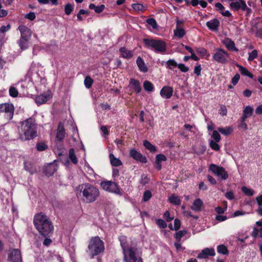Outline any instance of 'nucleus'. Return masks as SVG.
Here are the masks:
<instances>
[{
  "label": "nucleus",
  "mask_w": 262,
  "mask_h": 262,
  "mask_svg": "<svg viewBox=\"0 0 262 262\" xmlns=\"http://www.w3.org/2000/svg\"><path fill=\"white\" fill-rule=\"evenodd\" d=\"M69 159L73 164H76L78 163V160L75 154V150L74 148L70 149L69 151Z\"/></svg>",
  "instance_id": "obj_33"
},
{
  "label": "nucleus",
  "mask_w": 262,
  "mask_h": 262,
  "mask_svg": "<svg viewBox=\"0 0 262 262\" xmlns=\"http://www.w3.org/2000/svg\"><path fill=\"white\" fill-rule=\"evenodd\" d=\"M239 78H240V75L239 74H236L234 76V77L232 78V83L234 85H236L237 83V82L239 79Z\"/></svg>",
  "instance_id": "obj_60"
},
{
  "label": "nucleus",
  "mask_w": 262,
  "mask_h": 262,
  "mask_svg": "<svg viewBox=\"0 0 262 262\" xmlns=\"http://www.w3.org/2000/svg\"><path fill=\"white\" fill-rule=\"evenodd\" d=\"M166 159V156L163 154H158L156 157V161L157 162L165 161Z\"/></svg>",
  "instance_id": "obj_54"
},
{
  "label": "nucleus",
  "mask_w": 262,
  "mask_h": 262,
  "mask_svg": "<svg viewBox=\"0 0 262 262\" xmlns=\"http://www.w3.org/2000/svg\"><path fill=\"white\" fill-rule=\"evenodd\" d=\"M125 262H143L137 252V244L126 236L122 235L119 238Z\"/></svg>",
  "instance_id": "obj_1"
},
{
  "label": "nucleus",
  "mask_w": 262,
  "mask_h": 262,
  "mask_svg": "<svg viewBox=\"0 0 262 262\" xmlns=\"http://www.w3.org/2000/svg\"><path fill=\"white\" fill-rule=\"evenodd\" d=\"M220 22L216 19L214 18L210 21H208L206 23L207 27L212 31H217L220 26Z\"/></svg>",
  "instance_id": "obj_20"
},
{
  "label": "nucleus",
  "mask_w": 262,
  "mask_h": 262,
  "mask_svg": "<svg viewBox=\"0 0 262 262\" xmlns=\"http://www.w3.org/2000/svg\"><path fill=\"white\" fill-rule=\"evenodd\" d=\"M36 147L39 151H44L48 147V145L43 142H37Z\"/></svg>",
  "instance_id": "obj_39"
},
{
  "label": "nucleus",
  "mask_w": 262,
  "mask_h": 262,
  "mask_svg": "<svg viewBox=\"0 0 262 262\" xmlns=\"http://www.w3.org/2000/svg\"><path fill=\"white\" fill-rule=\"evenodd\" d=\"M129 155L130 157L137 161L143 163L147 162L146 158L145 156H143L142 154L137 151L135 149H130Z\"/></svg>",
  "instance_id": "obj_13"
},
{
  "label": "nucleus",
  "mask_w": 262,
  "mask_h": 262,
  "mask_svg": "<svg viewBox=\"0 0 262 262\" xmlns=\"http://www.w3.org/2000/svg\"><path fill=\"white\" fill-rule=\"evenodd\" d=\"M225 196L228 200H232L234 199V193L232 191H228L225 194Z\"/></svg>",
  "instance_id": "obj_62"
},
{
  "label": "nucleus",
  "mask_w": 262,
  "mask_h": 262,
  "mask_svg": "<svg viewBox=\"0 0 262 262\" xmlns=\"http://www.w3.org/2000/svg\"><path fill=\"white\" fill-rule=\"evenodd\" d=\"M109 157L111 164L114 166H119L122 164V162L118 158L115 157L113 154H110Z\"/></svg>",
  "instance_id": "obj_30"
},
{
  "label": "nucleus",
  "mask_w": 262,
  "mask_h": 262,
  "mask_svg": "<svg viewBox=\"0 0 262 262\" xmlns=\"http://www.w3.org/2000/svg\"><path fill=\"white\" fill-rule=\"evenodd\" d=\"M143 41L146 48H151L157 53H164L166 50V42L161 39L144 38Z\"/></svg>",
  "instance_id": "obj_6"
},
{
  "label": "nucleus",
  "mask_w": 262,
  "mask_h": 262,
  "mask_svg": "<svg viewBox=\"0 0 262 262\" xmlns=\"http://www.w3.org/2000/svg\"><path fill=\"white\" fill-rule=\"evenodd\" d=\"M237 67L239 68V70L242 75L248 76L251 78H252L253 77V74L249 72V71L246 68L239 64H237Z\"/></svg>",
  "instance_id": "obj_32"
},
{
  "label": "nucleus",
  "mask_w": 262,
  "mask_h": 262,
  "mask_svg": "<svg viewBox=\"0 0 262 262\" xmlns=\"http://www.w3.org/2000/svg\"><path fill=\"white\" fill-rule=\"evenodd\" d=\"M215 141L211 140L209 143L210 147L215 151L219 150L220 148L219 145Z\"/></svg>",
  "instance_id": "obj_48"
},
{
  "label": "nucleus",
  "mask_w": 262,
  "mask_h": 262,
  "mask_svg": "<svg viewBox=\"0 0 262 262\" xmlns=\"http://www.w3.org/2000/svg\"><path fill=\"white\" fill-rule=\"evenodd\" d=\"M20 125L18 127V132L21 140H30L37 137V125L34 118H28L21 121Z\"/></svg>",
  "instance_id": "obj_4"
},
{
  "label": "nucleus",
  "mask_w": 262,
  "mask_h": 262,
  "mask_svg": "<svg viewBox=\"0 0 262 262\" xmlns=\"http://www.w3.org/2000/svg\"><path fill=\"white\" fill-rule=\"evenodd\" d=\"M89 8L91 10H94L97 13H100L104 9L105 6L104 5H101L96 6L95 4L92 3L89 5Z\"/></svg>",
  "instance_id": "obj_29"
},
{
  "label": "nucleus",
  "mask_w": 262,
  "mask_h": 262,
  "mask_svg": "<svg viewBox=\"0 0 262 262\" xmlns=\"http://www.w3.org/2000/svg\"><path fill=\"white\" fill-rule=\"evenodd\" d=\"M255 30V36L262 38V28L259 27V23H256L252 27L251 30Z\"/></svg>",
  "instance_id": "obj_28"
},
{
  "label": "nucleus",
  "mask_w": 262,
  "mask_h": 262,
  "mask_svg": "<svg viewBox=\"0 0 262 262\" xmlns=\"http://www.w3.org/2000/svg\"><path fill=\"white\" fill-rule=\"evenodd\" d=\"M56 170V168L55 165L50 163L44 167L43 172L45 175L49 177L53 175Z\"/></svg>",
  "instance_id": "obj_21"
},
{
  "label": "nucleus",
  "mask_w": 262,
  "mask_h": 262,
  "mask_svg": "<svg viewBox=\"0 0 262 262\" xmlns=\"http://www.w3.org/2000/svg\"><path fill=\"white\" fill-rule=\"evenodd\" d=\"M178 64L174 59H169L166 62L167 68L171 70L174 67H178Z\"/></svg>",
  "instance_id": "obj_42"
},
{
  "label": "nucleus",
  "mask_w": 262,
  "mask_h": 262,
  "mask_svg": "<svg viewBox=\"0 0 262 262\" xmlns=\"http://www.w3.org/2000/svg\"><path fill=\"white\" fill-rule=\"evenodd\" d=\"M77 195L81 196V200L86 203H91L97 200L100 195L99 189L90 183H84L78 186L76 189Z\"/></svg>",
  "instance_id": "obj_2"
},
{
  "label": "nucleus",
  "mask_w": 262,
  "mask_h": 262,
  "mask_svg": "<svg viewBox=\"0 0 262 262\" xmlns=\"http://www.w3.org/2000/svg\"><path fill=\"white\" fill-rule=\"evenodd\" d=\"M156 222L158 226L161 228H165L167 227L166 223L162 219H157Z\"/></svg>",
  "instance_id": "obj_51"
},
{
  "label": "nucleus",
  "mask_w": 262,
  "mask_h": 262,
  "mask_svg": "<svg viewBox=\"0 0 262 262\" xmlns=\"http://www.w3.org/2000/svg\"><path fill=\"white\" fill-rule=\"evenodd\" d=\"M65 137V129L64 128L63 124L62 122H59L58 124V128L56 135V139L57 140L61 141Z\"/></svg>",
  "instance_id": "obj_19"
},
{
  "label": "nucleus",
  "mask_w": 262,
  "mask_h": 262,
  "mask_svg": "<svg viewBox=\"0 0 262 262\" xmlns=\"http://www.w3.org/2000/svg\"><path fill=\"white\" fill-rule=\"evenodd\" d=\"M24 167L25 170L28 171L31 174H33L37 171L33 160L30 159L25 160L24 162Z\"/></svg>",
  "instance_id": "obj_14"
},
{
  "label": "nucleus",
  "mask_w": 262,
  "mask_h": 262,
  "mask_svg": "<svg viewBox=\"0 0 262 262\" xmlns=\"http://www.w3.org/2000/svg\"><path fill=\"white\" fill-rule=\"evenodd\" d=\"M143 145L145 146V147L147 149L149 150L150 152H155L157 150L156 147L154 145H152L147 140H144L143 141Z\"/></svg>",
  "instance_id": "obj_34"
},
{
  "label": "nucleus",
  "mask_w": 262,
  "mask_h": 262,
  "mask_svg": "<svg viewBox=\"0 0 262 262\" xmlns=\"http://www.w3.org/2000/svg\"><path fill=\"white\" fill-rule=\"evenodd\" d=\"M8 260L12 262H21L20 251L17 249L10 251L8 257Z\"/></svg>",
  "instance_id": "obj_12"
},
{
  "label": "nucleus",
  "mask_w": 262,
  "mask_h": 262,
  "mask_svg": "<svg viewBox=\"0 0 262 262\" xmlns=\"http://www.w3.org/2000/svg\"><path fill=\"white\" fill-rule=\"evenodd\" d=\"M223 44L229 51L237 52L238 51L235 47V43L231 39L227 38L223 41Z\"/></svg>",
  "instance_id": "obj_22"
},
{
  "label": "nucleus",
  "mask_w": 262,
  "mask_h": 262,
  "mask_svg": "<svg viewBox=\"0 0 262 262\" xmlns=\"http://www.w3.org/2000/svg\"><path fill=\"white\" fill-rule=\"evenodd\" d=\"M164 219L167 222H170L173 219V217H170V213L168 211H166L163 215Z\"/></svg>",
  "instance_id": "obj_59"
},
{
  "label": "nucleus",
  "mask_w": 262,
  "mask_h": 262,
  "mask_svg": "<svg viewBox=\"0 0 262 262\" xmlns=\"http://www.w3.org/2000/svg\"><path fill=\"white\" fill-rule=\"evenodd\" d=\"M51 98V92H49L47 93L43 94L38 95L35 98V102L40 105L47 102Z\"/></svg>",
  "instance_id": "obj_16"
},
{
  "label": "nucleus",
  "mask_w": 262,
  "mask_h": 262,
  "mask_svg": "<svg viewBox=\"0 0 262 262\" xmlns=\"http://www.w3.org/2000/svg\"><path fill=\"white\" fill-rule=\"evenodd\" d=\"M138 67L140 70L143 72H147L148 69L145 65L143 60L140 57H138L136 61Z\"/></svg>",
  "instance_id": "obj_27"
},
{
  "label": "nucleus",
  "mask_w": 262,
  "mask_h": 262,
  "mask_svg": "<svg viewBox=\"0 0 262 262\" xmlns=\"http://www.w3.org/2000/svg\"><path fill=\"white\" fill-rule=\"evenodd\" d=\"M29 40L30 39L20 38L18 43L21 50H26L28 48Z\"/></svg>",
  "instance_id": "obj_31"
},
{
  "label": "nucleus",
  "mask_w": 262,
  "mask_h": 262,
  "mask_svg": "<svg viewBox=\"0 0 262 262\" xmlns=\"http://www.w3.org/2000/svg\"><path fill=\"white\" fill-rule=\"evenodd\" d=\"M230 6L235 11L241 9L242 11H246L248 14H249L251 12V9L247 7L246 3L243 0H239L238 2H232L230 4Z\"/></svg>",
  "instance_id": "obj_11"
},
{
  "label": "nucleus",
  "mask_w": 262,
  "mask_h": 262,
  "mask_svg": "<svg viewBox=\"0 0 262 262\" xmlns=\"http://www.w3.org/2000/svg\"><path fill=\"white\" fill-rule=\"evenodd\" d=\"M257 55H258L257 51L256 50H253V51H252L251 53H249V57H248V60L252 61L255 58L257 57Z\"/></svg>",
  "instance_id": "obj_50"
},
{
  "label": "nucleus",
  "mask_w": 262,
  "mask_h": 262,
  "mask_svg": "<svg viewBox=\"0 0 262 262\" xmlns=\"http://www.w3.org/2000/svg\"><path fill=\"white\" fill-rule=\"evenodd\" d=\"M33 223L40 234L49 237L53 233L54 227L49 218L42 212L35 214Z\"/></svg>",
  "instance_id": "obj_3"
},
{
  "label": "nucleus",
  "mask_w": 262,
  "mask_h": 262,
  "mask_svg": "<svg viewBox=\"0 0 262 262\" xmlns=\"http://www.w3.org/2000/svg\"><path fill=\"white\" fill-rule=\"evenodd\" d=\"M101 187L104 190L117 194H120V189L118 185L111 181H105L101 182Z\"/></svg>",
  "instance_id": "obj_8"
},
{
  "label": "nucleus",
  "mask_w": 262,
  "mask_h": 262,
  "mask_svg": "<svg viewBox=\"0 0 262 262\" xmlns=\"http://www.w3.org/2000/svg\"><path fill=\"white\" fill-rule=\"evenodd\" d=\"M104 250V243L99 236L92 237L90 239L88 252L90 253L91 258H93L94 256L103 252Z\"/></svg>",
  "instance_id": "obj_5"
},
{
  "label": "nucleus",
  "mask_w": 262,
  "mask_h": 262,
  "mask_svg": "<svg viewBox=\"0 0 262 262\" xmlns=\"http://www.w3.org/2000/svg\"><path fill=\"white\" fill-rule=\"evenodd\" d=\"M215 255L214 250L213 248H205L202 250L198 255V258L200 259L207 258L209 256Z\"/></svg>",
  "instance_id": "obj_17"
},
{
  "label": "nucleus",
  "mask_w": 262,
  "mask_h": 262,
  "mask_svg": "<svg viewBox=\"0 0 262 262\" xmlns=\"http://www.w3.org/2000/svg\"><path fill=\"white\" fill-rule=\"evenodd\" d=\"M181 227V221L178 219H176L174 221V230H178Z\"/></svg>",
  "instance_id": "obj_57"
},
{
  "label": "nucleus",
  "mask_w": 262,
  "mask_h": 262,
  "mask_svg": "<svg viewBox=\"0 0 262 262\" xmlns=\"http://www.w3.org/2000/svg\"><path fill=\"white\" fill-rule=\"evenodd\" d=\"M9 92L10 96L14 98L17 97L18 95L17 90L13 86H10Z\"/></svg>",
  "instance_id": "obj_45"
},
{
  "label": "nucleus",
  "mask_w": 262,
  "mask_h": 262,
  "mask_svg": "<svg viewBox=\"0 0 262 262\" xmlns=\"http://www.w3.org/2000/svg\"><path fill=\"white\" fill-rule=\"evenodd\" d=\"M209 170L221 180H225L229 177L227 172L224 167L219 166L214 164H211L210 165Z\"/></svg>",
  "instance_id": "obj_9"
},
{
  "label": "nucleus",
  "mask_w": 262,
  "mask_h": 262,
  "mask_svg": "<svg viewBox=\"0 0 262 262\" xmlns=\"http://www.w3.org/2000/svg\"><path fill=\"white\" fill-rule=\"evenodd\" d=\"M217 252L224 255H228L229 251L227 248L224 245H220L217 247Z\"/></svg>",
  "instance_id": "obj_37"
},
{
  "label": "nucleus",
  "mask_w": 262,
  "mask_h": 262,
  "mask_svg": "<svg viewBox=\"0 0 262 262\" xmlns=\"http://www.w3.org/2000/svg\"><path fill=\"white\" fill-rule=\"evenodd\" d=\"M18 29L19 30L21 34L20 38L28 39H30L32 35V32L28 27L24 25H20L18 27Z\"/></svg>",
  "instance_id": "obj_15"
},
{
  "label": "nucleus",
  "mask_w": 262,
  "mask_h": 262,
  "mask_svg": "<svg viewBox=\"0 0 262 262\" xmlns=\"http://www.w3.org/2000/svg\"><path fill=\"white\" fill-rule=\"evenodd\" d=\"M219 113L223 116H226L227 115V110L225 105H221L220 106Z\"/></svg>",
  "instance_id": "obj_55"
},
{
  "label": "nucleus",
  "mask_w": 262,
  "mask_h": 262,
  "mask_svg": "<svg viewBox=\"0 0 262 262\" xmlns=\"http://www.w3.org/2000/svg\"><path fill=\"white\" fill-rule=\"evenodd\" d=\"M212 137L216 142H219L221 140V136L216 130H214L213 132Z\"/></svg>",
  "instance_id": "obj_53"
},
{
  "label": "nucleus",
  "mask_w": 262,
  "mask_h": 262,
  "mask_svg": "<svg viewBox=\"0 0 262 262\" xmlns=\"http://www.w3.org/2000/svg\"><path fill=\"white\" fill-rule=\"evenodd\" d=\"M218 131L224 135H228L232 132V128L231 127H227V128L219 127Z\"/></svg>",
  "instance_id": "obj_40"
},
{
  "label": "nucleus",
  "mask_w": 262,
  "mask_h": 262,
  "mask_svg": "<svg viewBox=\"0 0 262 262\" xmlns=\"http://www.w3.org/2000/svg\"><path fill=\"white\" fill-rule=\"evenodd\" d=\"M73 6L70 3L66 4L64 6V12L67 15H69L73 11Z\"/></svg>",
  "instance_id": "obj_43"
},
{
  "label": "nucleus",
  "mask_w": 262,
  "mask_h": 262,
  "mask_svg": "<svg viewBox=\"0 0 262 262\" xmlns=\"http://www.w3.org/2000/svg\"><path fill=\"white\" fill-rule=\"evenodd\" d=\"M146 22L148 24L150 25L153 29H156L157 28V24L155 19L153 18H148L146 20Z\"/></svg>",
  "instance_id": "obj_49"
},
{
  "label": "nucleus",
  "mask_w": 262,
  "mask_h": 262,
  "mask_svg": "<svg viewBox=\"0 0 262 262\" xmlns=\"http://www.w3.org/2000/svg\"><path fill=\"white\" fill-rule=\"evenodd\" d=\"M214 60L221 64L226 63L230 58L229 54L221 48H217L215 50L212 56Z\"/></svg>",
  "instance_id": "obj_7"
},
{
  "label": "nucleus",
  "mask_w": 262,
  "mask_h": 262,
  "mask_svg": "<svg viewBox=\"0 0 262 262\" xmlns=\"http://www.w3.org/2000/svg\"><path fill=\"white\" fill-rule=\"evenodd\" d=\"M201 69L200 64L194 67V73L196 74L197 76H200L201 75Z\"/></svg>",
  "instance_id": "obj_64"
},
{
  "label": "nucleus",
  "mask_w": 262,
  "mask_h": 262,
  "mask_svg": "<svg viewBox=\"0 0 262 262\" xmlns=\"http://www.w3.org/2000/svg\"><path fill=\"white\" fill-rule=\"evenodd\" d=\"M151 192L149 190H146L143 193L142 200L144 202L148 201L151 198Z\"/></svg>",
  "instance_id": "obj_47"
},
{
  "label": "nucleus",
  "mask_w": 262,
  "mask_h": 262,
  "mask_svg": "<svg viewBox=\"0 0 262 262\" xmlns=\"http://www.w3.org/2000/svg\"><path fill=\"white\" fill-rule=\"evenodd\" d=\"M35 13L33 12H30L25 16V18H28L30 20H33L35 18Z\"/></svg>",
  "instance_id": "obj_61"
},
{
  "label": "nucleus",
  "mask_w": 262,
  "mask_h": 262,
  "mask_svg": "<svg viewBox=\"0 0 262 262\" xmlns=\"http://www.w3.org/2000/svg\"><path fill=\"white\" fill-rule=\"evenodd\" d=\"M178 68L182 71V72H187L189 70V68L187 67H186L183 63H180L178 64Z\"/></svg>",
  "instance_id": "obj_56"
},
{
  "label": "nucleus",
  "mask_w": 262,
  "mask_h": 262,
  "mask_svg": "<svg viewBox=\"0 0 262 262\" xmlns=\"http://www.w3.org/2000/svg\"><path fill=\"white\" fill-rule=\"evenodd\" d=\"M84 83L85 87L88 89H90L92 85L93 80L90 76H88L85 77Z\"/></svg>",
  "instance_id": "obj_41"
},
{
  "label": "nucleus",
  "mask_w": 262,
  "mask_h": 262,
  "mask_svg": "<svg viewBox=\"0 0 262 262\" xmlns=\"http://www.w3.org/2000/svg\"><path fill=\"white\" fill-rule=\"evenodd\" d=\"M132 7L135 10L143 11L144 10V7L141 4H133L132 5Z\"/></svg>",
  "instance_id": "obj_52"
},
{
  "label": "nucleus",
  "mask_w": 262,
  "mask_h": 262,
  "mask_svg": "<svg viewBox=\"0 0 262 262\" xmlns=\"http://www.w3.org/2000/svg\"><path fill=\"white\" fill-rule=\"evenodd\" d=\"M129 84L137 93H139L141 91V87L138 80L135 79H130Z\"/></svg>",
  "instance_id": "obj_24"
},
{
  "label": "nucleus",
  "mask_w": 262,
  "mask_h": 262,
  "mask_svg": "<svg viewBox=\"0 0 262 262\" xmlns=\"http://www.w3.org/2000/svg\"><path fill=\"white\" fill-rule=\"evenodd\" d=\"M173 89L169 86H164L160 91L161 96L165 99H169L172 95Z\"/></svg>",
  "instance_id": "obj_18"
},
{
  "label": "nucleus",
  "mask_w": 262,
  "mask_h": 262,
  "mask_svg": "<svg viewBox=\"0 0 262 262\" xmlns=\"http://www.w3.org/2000/svg\"><path fill=\"white\" fill-rule=\"evenodd\" d=\"M169 200L171 203L177 205H179L181 203V201L179 198L174 195H172L169 197Z\"/></svg>",
  "instance_id": "obj_44"
},
{
  "label": "nucleus",
  "mask_w": 262,
  "mask_h": 262,
  "mask_svg": "<svg viewBox=\"0 0 262 262\" xmlns=\"http://www.w3.org/2000/svg\"><path fill=\"white\" fill-rule=\"evenodd\" d=\"M119 52L121 54V57L125 59H130L134 55L133 51L128 50L125 47L120 48L119 49Z\"/></svg>",
  "instance_id": "obj_23"
},
{
  "label": "nucleus",
  "mask_w": 262,
  "mask_h": 262,
  "mask_svg": "<svg viewBox=\"0 0 262 262\" xmlns=\"http://www.w3.org/2000/svg\"><path fill=\"white\" fill-rule=\"evenodd\" d=\"M187 233V231L185 230H180L177 232L174 236L176 241L178 242L181 241V238L185 235Z\"/></svg>",
  "instance_id": "obj_35"
},
{
  "label": "nucleus",
  "mask_w": 262,
  "mask_h": 262,
  "mask_svg": "<svg viewBox=\"0 0 262 262\" xmlns=\"http://www.w3.org/2000/svg\"><path fill=\"white\" fill-rule=\"evenodd\" d=\"M253 112V108L248 105L247 106L243 111V114L242 116L243 120H246L247 118L251 117Z\"/></svg>",
  "instance_id": "obj_26"
},
{
  "label": "nucleus",
  "mask_w": 262,
  "mask_h": 262,
  "mask_svg": "<svg viewBox=\"0 0 262 262\" xmlns=\"http://www.w3.org/2000/svg\"><path fill=\"white\" fill-rule=\"evenodd\" d=\"M143 87L145 91L151 92L154 90L152 84L149 81L146 80L144 82Z\"/></svg>",
  "instance_id": "obj_38"
},
{
  "label": "nucleus",
  "mask_w": 262,
  "mask_h": 262,
  "mask_svg": "<svg viewBox=\"0 0 262 262\" xmlns=\"http://www.w3.org/2000/svg\"><path fill=\"white\" fill-rule=\"evenodd\" d=\"M14 111V107L12 104L7 103L0 104V113H5L8 120L13 118Z\"/></svg>",
  "instance_id": "obj_10"
},
{
  "label": "nucleus",
  "mask_w": 262,
  "mask_h": 262,
  "mask_svg": "<svg viewBox=\"0 0 262 262\" xmlns=\"http://www.w3.org/2000/svg\"><path fill=\"white\" fill-rule=\"evenodd\" d=\"M149 182V179L147 177V176L143 175L141 177V179L140 180V183L143 185L147 184Z\"/></svg>",
  "instance_id": "obj_58"
},
{
  "label": "nucleus",
  "mask_w": 262,
  "mask_h": 262,
  "mask_svg": "<svg viewBox=\"0 0 262 262\" xmlns=\"http://www.w3.org/2000/svg\"><path fill=\"white\" fill-rule=\"evenodd\" d=\"M203 205V202L200 199H197L193 202L191 209L195 211H200L202 209V207Z\"/></svg>",
  "instance_id": "obj_25"
},
{
  "label": "nucleus",
  "mask_w": 262,
  "mask_h": 262,
  "mask_svg": "<svg viewBox=\"0 0 262 262\" xmlns=\"http://www.w3.org/2000/svg\"><path fill=\"white\" fill-rule=\"evenodd\" d=\"M242 191L248 196H252L254 194V190L252 189L248 188L246 186H243L242 187Z\"/></svg>",
  "instance_id": "obj_46"
},
{
  "label": "nucleus",
  "mask_w": 262,
  "mask_h": 262,
  "mask_svg": "<svg viewBox=\"0 0 262 262\" xmlns=\"http://www.w3.org/2000/svg\"><path fill=\"white\" fill-rule=\"evenodd\" d=\"M227 219V217L225 215H217L215 217V219L218 222H223L225 220H226Z\"/></svg>",
  "instance_id": "obj_63"
},
{
  "label": "nucleus",
  "mask_w": 262,
  "mask_h": 262,
  "mask_svg": "<svg viewBox=\"0 0 262 262\" xmlns=\"http://www.w3.org/2000/svg\"><path fill=\"white\" fill-rule=\"evenodd\" d=\"M174 34L179 38H182L185 35V31L182 28L177 27L174 30Z\"/></svg>",
  "instance_id": "obj_36"
}]
</instances>
